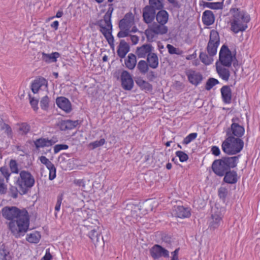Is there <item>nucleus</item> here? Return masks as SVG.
<instances>
[{"label":"nucleus","mask_w":260,"mask_h":260,"mask_svg":"<svg viewBox=\"0 0 260 260\" xmlns=\"http://www.w3.org/2000/svg\"><path fill=\"white\" fill-rule=\"evenodd\" d=\"M232 123L231 125L230 131L232 134L237 137V138L242 137L245 133V128L240 124L239 119L237 117L232 119Z\"/></svg>","instance_id":"8"},{"label":"nucleus","mask_w":260,"mask_h":260,"mask_svg":"<svg viewBox=\"0 0 260 260\" xmlns=\"http://www.w3.org/2000/svg\"><path fill=\"white\" fill-rule=\"evenodd\" d=\"M216 72L219 77L225 81H228L230 76L229 70L226 69L224 66L216 63Z\"/></svg>","instance_id":"23"},{"label":"nucleus","mask_w":260,"mask_h":260,"mask_svg":"<svg viewBox=\"0 0 260 260\" xmlns=\"http://www.w3.org/2000/svg\"><path fill=\"white\" fill-rule=\"evenodd\" d=\"M231 29L235 34L244 31L248 27L247 23L250 17L248 14L237 8H233L230 11Z\"/></svg>","instance_id":"2"},{"label":"nucleus","mask_w":260,"mask_h":260,"mask_svg":"<svg viewBox=\"0 0 260 260\" xmlns=\"http://www.w3.org/2000/svg\"><path fill=\"white\" fill-rule=\"evenodd\" d=\"M121 85L123 89L127 90H131L134 86V81L131 75L126 71L121 73Z\"/></svg>","instance_id":"11"},{"label":"nucleus","mask_w":260,"mask_h":260,"mask_svg":"<svg viewBox=\"0 0 260 260\" xmlns=\"http://www.w3.org/2000/svg\"><path fill=\"white\" fill-rule=\"evenodd\" d=\"M243 146L244 142L241 139L230 136L222 142L221 148L224 153L232 155L240 152Z\"/></svg>","instance_id":"3"},{"label":"nucleus","mask_w":260,"mask_h":260,"mask_svg":"<svg viewBox=\"0 0 260 260\" xmlns=\"http://www.w3.org/2000/svg\"><path fill=\"white\" fill-rule=\"evenodd\" d=\"M62 198L60 197H58L57 202L55 207V210L56 212L60 210L61 204L62 203Z\"/></svg>","instance_id":"60"},{"label":"nucleus","mask_w":260,"mask_h":260,"mask_svg":"<svg viewBox=\"0 0 260 260\" xmlns=\"http://www.w3.org/2000/svg\"><path fill=\"white\" fill-rule=\"evenodd\" d=\"M176 155L177 156L181 162H185L188 159L187 154L181 151H177L176 152Z\"/></svg>","instance_id":"48"},{"label":"nucleus","mask_w":260,"mask_h":260,"mask_svg":"<svg viewBox=\"0 0 260 260\" xmlns=\"http://www.w3.org/2000/svg\"><path fill=\"white\" fill-rule=\"evenodd\" d=\"M57 106L66 113H69L72 110V105L70 101L65 97H58L56 100Z\"/></svg>","instance_id":"16"},{"label":"nucleus","mask_w":260,"mask_h":260,"mask_svg":"<svg viewBox=\"0 0 260 260\" xmlns=\"http://www.w3.org/2000/svg\"><path fill=\"white\" fill-rule=\"evenodd\" d=\"M55 141L48 138H41L36 140L34 141V145L36 148L49 147L53 145Z\"/></svg>","instance_id":"21"},{"label":"nucleus","mask_w":260,"mask_h":260,"mask_svg":"<svg viewBox=\"0 0 260 260\" xmlns=\"http://www.w3.org/2000/svg\"><path fill=\"white\" fill-rule=\"evenodd\" d=\"M212 169L219 176H223L228 170L223 159L215 160L212 164Z\"/></svg>","instance_id":"12"},{"label":"nucleus","mask_w":260,"mask_h":260,"mask_svg":"<svg viewBox=\"0 0 260 260\" xmlns=\"http://www.w3.org/2000/svg\"><path fill=\"white\" fill-rule=\"evenodd\" d=\"M2 214L5 218L10 220L9 227L16 237L23 236L27 231L29 220L26 210H20L15 207H6L2 210Z\"/></svg>","instance_id":"1"},{"label":"nucleus","mask_w":260,"mask_h":260,"mask_svg":"<svg viewBox=\"0 0 260 260\" xmlns=\"http://www.w3.org/2000/svg\"><path fill=\"white\" fill-rule=\"evenodd\" d=\"M204 6L211 9L218 10L222 9L223 4L220 2H206Z\"/></svg>","instance_id":"37"},{"label":"nucleus","mask_w":260,"mask_h":260,"mask_svg":"<svg viewBox=\"0 0 260 260\" xmlns=\"http://www.w3.org/2000/svg\"><path fill=\"white\" fill-rule=\"evenodd\" d=\"M0 260H12L10 252L4 247L0 248Z\"/></svg>","instance_id":"39"},{"label":"nucleus","mask_w":260,"mask_h":260,"mask_svg":"<svg viewBox=\"0 0 260 260\" xmlns=\"http://www.w3.org/2000/svg\"><path fill=\"white\" fill-rule=\"evenodd\" d=\"M7 185L5 183L4 179L0 177V193H5L7 191Z\"/></svg>","instance_id":"54"},{"label":"nucleus","mask_w":260,"mask_h":260,"mask_svg":"<svg viewBox=\"0 0 260 260\" xmlns=\"http://www.w3.org/2000/svg\"><path fill=\"white\" fill-rule=\"evenodd\" d=\"M130 40H131L133 44L134 45L137 44L139 40V37L136 35L131 36L130 37Z\"/></svg>","instance_id":"64"},{"label":"nucleus","mask_w":260,"mask_h":260,"mask_svg":"<svg viewBox=\"0 0 260 260\" xmlns=\"http://www.w3.org/2000/svg\"><path fill=\"white\" fill-rule=\"evenodd\" d=\"M31 90L34 93H38L39 90L48 92L47 81L42 77L35 80L31 84Z\"/></svg>","instance_id":"10"},{"label":"nucleus","mask_w":260,"mask_h":260,"mask_svg":"<svg viewBox=\"0 0 260 260\" xmlns=\"http://www.w3.org/2000/svg\"><path fill=\"white\" fill-rule=\"evenodd\" d=\"M49 171V179L53 180L56 176V169L54 165L48 169Z\"/></svg>","instance_id":"51"},{"label":"nucleus","mask_w":260,"mask_h":260,"mask_svg":"<svg viewBox=\"0 0 260 260\" xmlns=\"http://www.w3.org/2000/svg\"><path fill=\"white\" fill-rule=\"evenodd\" d=\"M222 217V215L220 211L218 210L215 211L214 209H213L211 218L209 222V228L213 230L217 229L220 225Z\"/></svg>","instance_id":"13"},{"label":"nucleus","mask_w":260,"mask_h":260,"mask_svg":"<svg viewBox=\"0 0 260 260\" xmlns=\"http://www.w3.org/2000/svg\"><path fill=\"white\" fill-rule=\"evenodd\" d=\"M137 63V59L135 55L130 53L128 55L125 60V64L129 70H133L135 68Z\"/></svg>","instance_id":"30"},{"label":"nucleus","mask_w":260,"mask_h":260,"mask_svg":"<svg viewBox=\"0 0 260 260\" xmlns=\"http://www.w3.org/2000/svg\"><path fill=\"white\" fill-rule=\"evenodd\" d=\"M211 152L215 156H218L220 153L219 148L216 146H212L211 148Z\"/></svg>","instance_id":"62"},{"label":"nucleus","mask_w":260,"mask_h":260,"mask_svg":"<svg viewBox=\"0 0 260 260\" xmlns=\"http://www.w3.org/2000/svg\"><path fill=\"white\" fill-rule=\"evenodd\" d=\"M137 68L142 74H145L148 70V65L145 60H141L139 61Z\"/></svg>","instance_id":"40"},{"label":"nucleus","mask_w":260,"mask_h":260,"mask_svg":"<svg viewBox=\"0 0 260 260\" xmlns=\"http://www.w3.org/2000/svg\"><path fill=\"white\" fill-rule=\"evenodd\" d=\"M156 18L158 23L165 25L168 21L169 15L166 11L161 10L157 13Z\"/></svg>","instance_id":"32"},{"label":"nucleus","mask_w":260,"mask_h":260,"mask_svg":"<svg viewBox=\"0 0 260 260\" xmlns=\"http://www.w3.org/2000/svg\"><path fill=\"white\" fill-rule=\"evenodd\" d=\"M154 31V33L156 35L160 34H165L167 32L168 28L164 24H158L157 23H154L151 26H150Z\"/></svg>","instance_id":"34"},{"label":"nucleus","mask_w":260,"mask_h":260,"mask_svg":"<svg viewBox=\"0 0 260 260\" xmlns=\"http://www.w3.org/2000/svg\"><path fill=\"white\" fill-rule=\"evenodd\" d=\"M219 81L215 78H210L208 80L206 84V89L208 90H210L213 86L218 84Z\"/></svg>","instance_id":"46"},{"label":"nucleus","mask_w":260,"mask_h":260,"mask_svg":"<svg viewBox=\"0 0 260 260\" xmlns=\"http://www.w3.org/2000/svg\"><path fill=\"white\" fill-rule=\"evenodd\" d=\"M215 21V17L213 13L210 10L205 11L202 15V21L206 25L212 24Z\"/></svg>","instance_id":"24"},{"label":"nucleus","mask_w":260,"mask_h":260,"mask_svg":"<svg viewBox=\"0 0 260 260\" xmlns=\"http://www.w3.org/2000/svg\"><path fill=\"white\" fill-rule=\"evenodd\" d=\"M11 171L13 173H18V168L17 162L14 160H11L9 164Z\"/></svg>","instance_id":"52"},{"label":"nucleus","mask_w":260,"mask_h":260,"mask_svg":"<svg viewBox=\"0 0 260 260\" xmlns=\"http://www.w3.org/2000/svg\"><path fill=\"white\" fill-rule=\"evenodd\" d=\"M223 159L229 170V169L234 168L237 166L239 158L237 156H233L225 157Z\"/></svg>","instance_id":"36"},{"label":"nucleus","mask_w":260,"mask_h":260,"mask_svg":"<svg viewBox=\"0 0 260 260\" xmlns=\"http://www.w3.org/2000/svg\"><path fill=\"white\" fill-rule=\"evenodd\" d=\"M134 20L132 14H126L119 22V27L121 29L132 30L134 26Z\"/></svg>","instance_id":"14"},{"label":"nucleus","mask_w":260,"mask_h":260,"mask_svg":"<svg viewBox=\"0 0 260 260\" xmlns=\"http://www.w3.org/2000/svg\"><path fill=\"white\" fill-rule=\"evenodd\" d=\"M149 2L150 5V7L154 10L155 9L159 10L162 8V3L159 0H149Z\"/></svg>","instance_id":"45"},{"label":"nucleus","mask_w":260,"mask_h":260,"mask_svg":"<svg viewBox=\"0 0 260 260\" xmlns=\"http://www.w3.org/2000/svg\"><path fill=\"white\" fill-rule=\"evenodd\" d=\"M52 259V255L50 252V249H47L46 250L45 254L41 260H51Z\"/></svg>","instance_id":"59"},{"label":"nucleus","mask_w":260,"mask_h":260,"mask_svg":"<svg viewBox=\"0 0 260 260\" xmlns=\"http://www.w3.org/2000/svg\"><path fill=\"white\" fill-rule=\"evenodd\" d=\"M60 57V54L58 52H53L50 54L43 52L42 53V59L47 63L55 62L57 59Z\"/></svg>","instance_id":"26"},{"label":"nucleus","mask_w":260,"mask_h":260,"mask_svg":"<svg viewBox=\"0 0 260 260\" xmlns=\"http://www.w3.org/2000/svg\"><path fill=\"white\" fill-rule=\"evenodd\" d=\"M167 48L168 50L169 53L171 54L181 55L183 53V51L182 50H180L179 48H176L174 47L173 46L170 44H168L167 46Z\"/></svg>","instance_id":"44"},{"label":"nucleus","mask_w":260,"mask_h":260,"mask_svg":"<svg viewBox=\"0 0 260 260\" xmlns=\"http://www.w3.org/2000/svg\"><path fill=\"white\" fill-rule=\"evenodd\" d=\"M228 193V189L223 187H221L218 189V196L220 198L224 199Z\"/></svg>","instance_id":"57"},{"label":"nucleus","mask_w":260,"mask_h":260,"mask_svg":"<svg viewBox=\"0 0 260 260\" xmlns=\"http://www.w3.org/2000/svg\"><path fill=\"white\" fill-rule=\"evenodd\" d=\"M129 50V47L128 44L125 42L124 40H121L120 42L118 49L117 50V53L118 56L121 58L125 57L126 54L128 53Z\"/></svg>","instance_id":"27"},{"label":"nucleus","mask_w":260,"mask_h":260,"mask_svg":"<svg viewBox=\"0 0 260 260\" xmlns=\"http://www.w3.org/2000/svg\"><path fill=\"white\" fill-rule=\"evenodd\" d=\"M83 225L86 228L87 230H90V232L88 234V236L91 240L94 243L99 242L100 234L97 231L98 227H93L92 226H90L87 224H84Z\"/></svg>","instance_id":"20"},{"label":"nucleus","mask_w":260,"mask_h":260,"mask_svg":"<svg viewBox=\"0 0 260 260\" xmlns=\"http://www.w3.org/2000/svg\"><path fill=\"white\" fill-rule=\"evenodd\" d=\"M0 177H2L4 179L6 178L7 181H8L10 176V173L8 169L6 167H2L0 169Z\"/></svg>","instance_id":"50"},{"label":"nucleus","mask_w":260,"mask_h":260,"mask_svg":"<svg viewBox=\"0 0 260 260\" xmlns=\"http://www.w3.org/2000/svg\"><path fill=\"white\" fill-rule=\"evenodd\" d=\"M16 183L22 193L24 194L27 192L28 188H31L34 185L35 179L30 173L22 171L20 172Z\"/></svg>","instance_id":"5"},{"label":"nucleus","mask_w":260,"mask_h":260,"mask_svg":"<svg viewBox=\"0 0 260 260\" xmlns=\"http://www.w3.org/2000/svg\"><path fill=\"white\" fill-rule=\"evenodd\" d=\"M137 30H138V29L136 28V27H133L132 28V30L121 29V31H120L118 32L117 36L119 38H124V37H126L128 36L129 32H137Z\"/></svg>","instance_id":"43"},{"label":"nucleus","mask_w":260,"mask_h":260,"mask_svg":"<svg viewBox=\"0 0 260 260\" xmlns=\"http://www.w3.org/2000/svg\"><path fill=\"white\" fill-rule=\"evenodd\" d=\"M30 104L35 111L38 109V100L34 98H30Z\"/></svg>","instance_id":"58"},{"label":"nucleus","mask_w":260,"mask_h":260,"mask_svg":"<svg viewBox=\"0 0 260 260\" xmlns=\"http://www.w3.org/2000/svg\"><path fill=\"white\" fill-rule=\"evenodd\" d=\"M186 75L189 82L196 86L201 83L203 79L202 75L194 71H188Z\"/></svg>","instance_id":"17"},{"label":"nucleus","mask_w":260,"mask_h":260,"mask_svg":"<svg viewBox=\"0 0 260 260\" xmlns=\"http://www.w3.org/2000/svg\"><path fill=\"white\" fill-rule=\"evenodd\" d=\"M155 10H153L151 7L147 6H146L143 12V17L144 21L146 23H151L154 19Z\"/></svg>","instance_id":"19"},{"label":"nucleus","mask_w":260,"mask_h":260,"mask_svg":"<svg viewBox=\"0 0 260 260\" xmlns=\"http://www.w3.org/2000/svg\"><path fill=\"white\" fill-rule=\"evenodd\" d=\"M113 10H109L105 14L103 19L99 21L100 30L106 38L110 45L114 43V38L112 35V24L111 17Z\"/></svg>","instance_id":"4"},{"label":"nucleus","mask_w":260,"mask_h":260,"mask_svg":"<svg viewBox=\"0 0 260 260\" xmlns=\"http://www.w3.org/2000/svg\"><path fill=\"white\" fill-rule=\"evenodd\" d=\"M136 82L137 84L143 90L146 91H150L152 90V85L147 81H146L141 78H138Z\"/></svg>","instance_id":"35"},{"label":"nucleus","mask_w":260,"mask_h":260,"mask_svg":"<svg viewBox=\"0 0 260 260\" xmlns=\"http://www.w3.org/2000/svg\"><path fill=\"white\" fill-rule=\"evenodd\" d=\"M3 129L5 131L8 136H10L11 135V129L8 124H4L3 126Z\"/></svg>","instance_id":"63"},{"label":"nucleus","mask_w":260,"mask_h":260,"mask_svg":"<svg viewBox=\"0 0 260 260\" xmlns=\"http://www.w3.org/2000/svg\"><path fill=\"white\" fill-rule=\"evenodd\" d=\"M68 147V146L66 144L56 145L54 147V152L55 154H56L62 150H67Z\"/></svg>","instance_id":"53"},{"label":"nucleus","mask_w":260,"mask_h":260,"mask_svg":"<svg viewBox=\"0 0 260 260\" xmlns=\"http://www.w3.org/2000/svg\"><path fill=\"white\" fill-rule=\"evenodd\" d=\"M145 35L148 40L152 39L156 35L151 26L145 30Z\"/></svg>","instance_id":"55"},{"label":"nucleus","mask_w":260,"mask_h":260,"mask_svg":"<svg viewBox=\"0 0 260 260\" xmlns=\"http://www.w3.org/2000/svg\"><path fill=\"white\" fill-rule=\"evenodd\" d=\"M19 130L22 133L26 134L30 130V126L28 124L26 123H23L20 125Z\"/></svg>","instance_id":"56"},{"label":"nucleus","mask_w":260,"mask_h":260,"mask_svg":"<svg viewBox=\"0 0 260 260\" xmlns=\"http://www.w3.org/2000/svg\"><path fill=\"white\" fill-rule=\"evenodd\" d=\"M106 142L105 139H101L99 141H95L89 144L88 147L91 149H94L98 147L103 146Z\"/></svg>","instance_id":"41"},{"label":"nucleus","mask_w":260,"mask_h":260,"mask_svg":"<svg viewBox=\"0 0 260 260\" xmlns=\"http://www.w3.org/2000/svg\"><path fill=\"white\" fill-rule=\"evenodd\" d=\"M152 47L150 44H144L136 50V54L139 58H145L151 53Z\"/></svg>","instance_id":"18"},{"label":"nucleus","mask_w":260,"mask_h":260,"mask_svg":"<svg viewBox=\"0 0 260 260\" xmlns=\"http://www.w3.org/2000/svg\"><path fill=\"white\" fill-rule=\"evenodd\" d=\"M79 124L78 120H62L59 124V127L61 131H66L68 129H72L77 126Z\"/></svg>","instance_id":"22"},{"label":"nucleus","mask_w":260,"mask_h":260,"mask_svg":"<svg viewBox=\"0 0 260 260\" xmlns=\"http://www.w3.org/2000/svg\"><path fill=\"white\" fill-rule=\"evenodd\" d=\"M89 211L85 209H78L76 211V214L78 216L77 220L78 223L81 221H85L89 217Z\"/></svg>","instance_id":"29"},{"label":"nucleus","mask_w":260,"mask_h":260,"mask_svg":"<svg viewBox=\"0 0 260 260\" xmlns=\"http://www.w3.org/2000/svg\"><path fill=\"white\" fill-rule=\"evenodd\" d=\"M39 160L42 164L44 165L47 169L50 167L53 166L54 165L46 157L44 156H41L39 157Z\"/></svg>","instance_id":"49"},{"label":"nucleus","mask_w":260,"mask_h":260,"mask_svg":"<svg viewBox=\"0 0 260 260\" xmlns=\"http://www.w3.org/2000/svg\"><path fill=\"white\" fill-rule=\"evenodd\" d=\"M172 214L175 217L180 218H184L190 216V211L188 208H185L183 206H179L174 207Z\"/></svg>","instance_id":"15"},{"label":"nucleus","mask_w":260,"mask_h":260,"mask_svg":"<svg viewBox=\"0 0 260 260\" xmlns=\"http://www.w3.org/2000/svg\"><path fill=\"white\" fill-rule=\"evenodd\" d=\"M150 253L154 259H158L162 256L164 257L169 256V251L158 244H155L151 247L150 249Z\"/></svg>","instance_id":"9"},{"label":"nucleus","mask_w":260,"mask_h":260,"mask_svg":"<svg viewBox=\"0 0 260 260\" xmlns=\"http://www.w3.org/2000/svg\"><path fill=\"white\" fill-rule=\"evenodd\" d=\"M179 248L176 249L173 252H171V260H179L178 257Z\"/></svg>","instance_id":"61"},{"label":"nucleus","mask_w":260,"mask_h":260,"mask_svg":"<svg viewBox=\"0 0 260 260\" xmlns=\"http://www.w3.org/2000/svg\"><path fill=\"white\" fill-rule=\"evenodd\" d=\"M212 56H210V55L208 56L206 53L201 52L199 57L201 61L205 65H209L211 64L213 61Z\"/></svg>","instance_id":"38"},{"label":"nucleus","mask_w":260,"mask_h":260,"mask_svg":"<svg viewBox=\"0 0 260 260\" xmlns=\"http://www.w3.org/2000/svg\"><path fill=\"white\" fill-rule=\"evenodd\" d=\"M224 181L229 184H235L238 181L237 174L235 171L226 172L224 177Z\"/></svg>","instance_id":"28"},{"label":"nucleus","mask_w":260,"mask_h":260,"mask_svg":"<svg viewBox=\"0 0 260 260\" xmlns=\"http://www.w3.org/2000/svg\"><path fill=\"white\" fill-rule=\"evenodd\" d=\"M147 61L148 66L152 69H156L158 66V59L157 55L151 53L147 56Z\"/></svg>","instance_id":"31"},{"label":"nucleus","mask_w":260,"mask_h":260,"mask_svg":"<svg viewBox=\"0 0 260 260\" xmlns=\"http://www.w3.org/2000/svg\"><path fill=\"white\" fill-rule=\"evenodd\" d=\"M219 42L218 33L215 30H212L210 31V39L207 47L208 53L210 56L216 55Z\"/></svg>","instance_id":"7"},{"label":"nucleus","mask_w":260,"mask_h":260,"mask_svg":"<svg viewBox=\"0 0 260 260\" xmlns=\"http://www.w3.org/2000/svg\"><path fill=\"white\" fill-rule=\"evenodd\" d=\"M41 234L39 232L34 231L27 234L26 239L31 243H38L41 239Z\"/></svg>","instance_id":"33"},{"label":"nucleus","mask_w":260,"mask_h":260,"mask_svg":"<svg viewBox=\"0 0 260 260\" xmlns=\"http://www.w3.org/2000/svg\"><path fill=\"white\" fill-rule=\"evenodd\" d=\"M219 61L221 66L230 67L232 63L235 66L234 61L236 60L235 55L233 54L225 46H222L219 52Z\"/></svg>","instance_id":"6"},{"label":"nucleus","mask_w":260,"mask_h":260,"mask_svg":"<svg viewBox=\"0 0 260 260\" xmlns=\"http://www.w3.org/2000/svg\"><path fill=\"white\" fill-rule=\"evenodd\" d=\"M197 133H192L190 134H189L188 136H187L183 141V144L185 145H187L189 143H190L191 142H192L193 140H194L197 137Z\"/></svg>","instance_id":"47"},{"label":"nucleus","mask_w":260,"mask_h":260,"mask_svg":"<svg viewBox=\"0 0 260 260\" xmlns=\"http://www.w3.org/2000/svg\"><path fill=\"white\" fill-rule=\"evenodd\" d=\"M222 100L225 104H230L232 100V90L228 86H223L220 89Z\"/></svg>","instance_id":"25"},{"label":"nucleus","mask_w":260,"mask_h":260,"mask_svg":"<svg viewBox=\"0 0 260 260\" xmlns=\"http://www.w3.org/2000/svg\"><path fill=\"white\" fill-rule=\"evenodd\" d=\"M50 98L47 95L43 96L40 101L41 108L43 110H47L49 107Z\"/></svg>","instance_id":"42"}]
</instances>
